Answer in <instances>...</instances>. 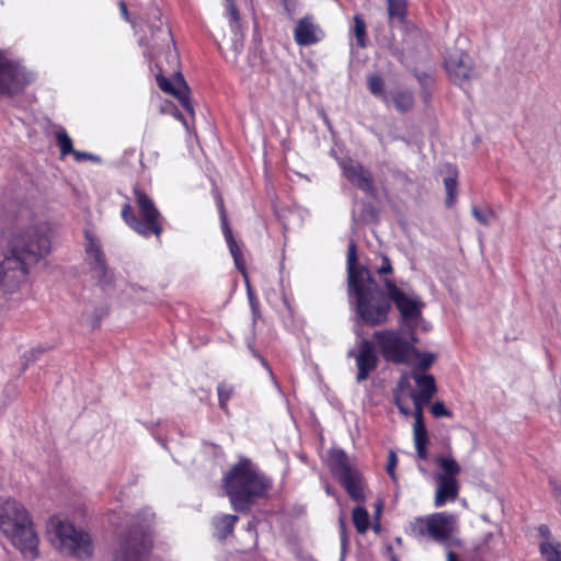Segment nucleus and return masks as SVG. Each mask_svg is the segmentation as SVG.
Returning a JSON list of instances; mask_svg holds the SVG:
<instances>
[{
    "mask_svg": "<svg viewBox=\"0 0 561 561\" xmlns=\"http://www.w3.org/2000/svg\"><path fill=\"white\" fill-rule=\"evenodd\" d=\"M431 413L435 417H451L453 412L446 408L443 401H436L431 407Z\"/></svg>",
    "mask_w": 561,
    "mask_h": 561,
    "instance_id": "obj_44",
    "label": "nucleus"
},
{
    "mask_svg": "<svg viewBox=\"0 0 561 561\" xmlns=\"http://www.w3.org/2000/svg\"><path fill=\"white\" fill-rule=\"evenodd\" d=\"M422 96H423V99H424V101H425V102H428V100L431 99V93H428V92H424V93L422 94Z\"/></svg>",
    "mask_w": 561,
    "mask_h": 561,
    "instance_id": "obj_57",
    "label": "nucleus"
},
{
    "mask_svg": "<svg viewBox=\"0 0 561 561\" xmlns=\"http://www.w3.org/2000/svg\"><path fill=\"white\" fill-rule=\"evenodd\" d=\"M138 21L141 25L134 31L141 34V44L152 49L163 46L169 48L171 44L174 46L171 28L162 21V12L158 5L149 3L146 10L138 14Z\"/></svg>",
    "mask_w": 561,
    "mask_h": 561,
    "instance_id": "obj_9",
    "label": "nucleus"
},
{
    "mask_svg": "<svg viewBox=\"0 0 561 561\" xmlns=\"http://www.w3.org/2000/svg\"><path fill=\"white\" fill-rule=\"evenodd\" d=\"M417 359V363L413 366L411 371L424 374L435 362L436 355L431 352H421L413 345V352L411 353V362Z\"/></svg>",
    "mask_w": 561,
    "mask_h": 561,
    "instance_id": "obj_26",
    "label": "nucleus"
},
{
    "mask_svg": "<svg viewBox=\"0 0 561 561\" xmlns=\"http://www.w3.org/2000/svg\"><path fill=\"white\" fill-rule=\"evenodd\" d=\"M56 140L60 149L61 157L72 154V152H75L72 140L64 128L56 131Z\"/></svg>",
    "mask_w": 561,
    "mask_h": 561,
    "instance_id": "obj_36",
    "label": "nucleus"
},
{
    "mask_svg": "<svg viewBox=\"0 0 561 561\" xmlns=\"http://www.w3.org/2000/svg\"><path fill=\"white\" fill-rule=\"evenodd\" d=\"M495 541L496 535L494 533H484L481 539L473 547L474 554L479 558L493 554L495 550Z\"/></svg>",
    "mask_w": 561,
    "mask_h": 561,
    "instance_id": "obj_27",
    "label": "nucleus"
},
{
    "mask_svg": "<svg viewBox=\"0 0 561 561\" xmlns=\"http://www.w3.org/2000/svg\"><path fill=\"white\" fill-rule=\"evenodd\" d=\"M473 217L482 225H489L490 219L494 216V213L490 208H478L472 207L471 209Z\"/></svg>",
    "mask_w": 561,
    "mask_h": 561,
    "instance_id": "obj_43",
    "label": "nucleus"
},
{
    "mask_svg": "<svg viewBox=\"0 0 561 561\" xmlns=\"http://www.w3.org/2000/svg\"><path fill=\"white\" fill-rule=\"evenodd\" d=\"M28 84L25 70L0 50V94L13 98L21 94Z\"/></svg>",
    "mask_w": 561,
    "mask_h": 561,
    "instance_id": "obj_13",
    "label": "nucleus"
},
{
    "mask_svg": "<svg viewBox=\"0 0 561 561\" xmlns=\"http://www.w3.org/2000/svg\"><path fill=\"white\" fill-rule=\"evenodd\" d=\"M458 171L456 168H453L451 174L444 179V186L446 191V199L445 205L447 208H451L456 201L458 194Z\"/></svg>",
    "mask_w": 561,
    "mask_h": 561,
    "instance_id": "obj_28",
    "label": "nucleus"
},
{
    "mask_svg": "<svg viewBox=\"0 0 561 561\" xmlns=\"http://www.w3.org/2000/svg\"><path fill=\"white\" fill-rule=\"evenodd\" d=\"M538 535L540 538H542V541H551V531L548 525L541 524L537 528Z\"/></svg>",
    "mask_w": 561,
    "mask_h": 561,
    "instance_id": "obj_49",
    "label": "nucleus"
},
{
    "mask_svg": "<svg viewBox=\"0 0 561 561\" xmlns=\"http://www.w3.org/2000/svg\"><path fill=\"white\" fill-rule=\"evenodd\" d=\"M454 516L446 512L433 513L419 517L412 523V530L417 537H430L437 542H446L454 531Z\"/></svg>",
    "mask_w": 561,
    "mask_h": 561,
    "instance_id": "obj_12",
    "label": "nucleus"
},
{
    "mask_svg": "<svg viewBox=\"0 0 561 561\" xmlns=\"http://www.w3.org/2000/svg\"><path fill=\"white\" fill-rule=\"evenodd\" d=\"M444 65L449 79L460 87L469 82L474 75L472 58L469 54L460 49L448 53Z\"/></svg>",
    "mask_w": 561,
    "mask_h": 561,
    "instance_id": "obj_15",
    "label": "nucleus"
},
{
    "mask_svg": "<svg viewBox=\"0 0 561 561\" xmlns=\"http://www.w3.org/2000/svg\"><path fill=\"white\" fill-rule=\"evenodd\" d=\"M247 294L249 299V306L252 313V327L255 328L259 321H264L260 308V300L255 291L252 289L251 285L247 286Z\"/></svg>",
    "mask_w": 561,
    "mask_h": 561,
    "instance_id": "obj_34",
    "label": "nucleus"
},
{
    "mask_svg": "<svg viewBox=\"0 0 561 561\" xmlns=\"http://www.w3.org/2000/svg\"><path fill=\"white\" fill-rule=\"evenodd\" d=\"M539 552L547 561H561V542L541 541Z\"/></svg>",
    "mask_w": 561,
    "mask_h": 561,
    "instance_id": "obj_33",
    "label": "nucleus"
},
{
    "mask_svg": "<svg viewBox=\"0 0 561 561\" xmlns=\"http://www.w3.org/2000/svg\"><path fill=\"white\" fill-rule=\"evenodd\" d=\"M85 261L99 286L106 288L113 284V274L107 268L102 248H85Z\"/></svg>",
    "mask_w": 561,
    "mask_h": 561,
    "instance_id": "obj_18",
    "label": "nucleus"
},
{
    "mask_svg": "<svg viewBox=\"0 0 561 561\" xmlns=\"http://www.w3.org/2000/svg\"><path fill=\"white\" fill-rule=\"evenodd\" d=\"M51 527L61 552L79 560L92 557L93 542L89 533L62 520H51Z\"/></svg>",
    "mask_w": 561,
    "mask_h": 561,
    "instance_id": "obj_10",
    "label": "nucleus"
},
{
    "mask_svg": "<svg viewBox=\"0 0 561 561\" xmlns=\"http://www.w3.org/2000/svg\"><path fill=\"white\" fill-rule=\"evenodd\" d=\"M411 377L417 390H411L410 398L413 400L414 408L420 407L424 409L437 392L435 377L431 374H419L416 371H411Z\"/></svg>",
    "mask_w": 561,
    "mask_h": 561,
    "instance_id": "obj_17",
    "label": "nucleus"
},
{
    "mask_svg": "<svg viewBox=\"0 0 561 561\" xmlns=\"http://www.w3.org/2000/svg\"><path fill=\"white\" fill-rule=\"evenodd\" d=\"M0 531L24 559L34 561L38 558V536L28 511L19 501L0 499Z\"/></svg>",
    "mask_w": 561,
    "mask_h": 561,
    "instance_id": "obj_4",
    "label": "nucleus"
},
{
    "mask_svg": "<svg viewBox=\"0 0 561 561\" xmlns=\"http://www.w3.org/2000/svg\"><path fill=\"white\" fill-rule=\"evenodd\" d=\"M343 175L347 181L370 197L377 195L374 175L360 162L348 160L342 164Z\"/></svg>",
    "mask_w": 561,
    "mask_h": 561,
    "instance_id": "obj_16",
    "label": "nucleus"
},
{
    "mask_svg": "<svg viewBox=\"0 0 561 561\" xmlns=\"http://www.w3.org/2000/svg\"><path fill=\"white\" fill-rule=\"evenodd\" d=\"M118 9L122 19L129 23L133 30H137L140 27L141 23L138 21V15H135L134 13L129 12L128 5L124 0L118 1Z\"/></svg>",
    "mask_w": 561,
    "mask_h": 561,
    "instance_id": "obj_39",
    "label": "nucleus"
},
{
    "mask_svg": "<svg viewBox=\"0 0 561 561\" xmlns=\"http://www.w3.org/2000/svg\"><path fill=\"white\" fill-rule=\"evenodd\" d=\"M358 382L366 380L370 373L378 366V356L375 353V346L371 341L363 340L358 345V354L356 355Z\"/></svg>",
    "mask_w": 561,
    "mask_h": 561,
    "instance_id": "obj_21",
    "label": "nucleus"
},
{
    "mask_svg": "<svg viewBox=\"0 0 561 561\" xmlns=\"http://www.w3.org/2000/svg\"><path fill=\"white\" fill-rule=\"evenodd\" d=\"M354 35L358 46L365 47L366 24L365 21L357 14L354 16Z\"/></svg>",
    "mask_w": 561,
    "mask_h": 561,
    "instance_id": "obj_40",
    "label": "nucleus"
},
{
    "mask_svg": "<svg viewBox=\"0 0 561 561\" xmlns=\"http://www.w3.org/2000/svg\"><path fill=\"white\" fill-rule=\"evenodd\" d=\"M162 112L170 113L172 116L180 122L184 124L186 128H188L187 122L184 118L183 114L179 111V108L172 103V102H165L164 106L162 107Z\"/></svg>",
    "mask_w": 561,
    "mask_h": 561,
    "instance_id": "obj_45",
    "label": "nucleus"
},
{
    "mask_svg": "<svg viewBox=\"0 0 561 561\" xmlns=\"http://www.w3.org/2000/svg\"><path fill=\"white\" fill-rule=\"evenodd\" d=\"M340 525H341V529H342V534H344V530H345V523L343 519L340 520Z\"/></svg>",
    "mask_w": 561,
    "mask_h": 561,
    "instance_id": "obj_60",
    "label": "nucleus"
},
{
    "mask_svg": "<svg viewBox=\"0 0 561 561\" xmlns=\"http://www.w3.org/2000/svg\"><path fill=\"white\" fill-rule=\"evenodd\" d=\"M383 285L392 302L400 314V322L413 337L419 341L416 336V329L422 319V312L425 304L417 295H409L400 289L392 278H385Z\"/></svg>",
    "mask_w": 561,
    "mask_h": 561,
    "instance_id": "obj_7",
    "label": "nucleus"
},
{
    "mask_svg": "<svg viewBox=\"0 0 561 561\" xmlns=\"http://www.w3.org/2000/svg\"><path fill=\"white\" fill-rule=\"evenodd\" d=\"M416 79L422 87L427 85L428 81H431V77L424 72L416 75Z\"/></svg>",
    "mask_w": 561,
    "mask_h": 561,
    "instance_id": "obj_55",
    "label": "nucleus"
},
{
    "mask_svg": "<svg viewBox=\"0 0 561 561\" xmlns=\"http://www.w3.org/2000/svg\"><path fill=\"white\" fill-rule=\"evenodd\" d=\"M148 548L142 535L130 533L127 538L121 540L119 549L113 561H142V554Z\"/></svg>",
    "mask_w": 561,
    "mask_h": 561,
    "instance_id": "obj_20",
    "label": "nucleus"
},
{
    "mask_svg": "<svg viewBox=\"0 0 561 561\" xmlns=\"http://www.w3.org/2000/svg\"><path fill=\"white\" fill-rule=\"evenodd\" d=\"M414 445L415 446L428 445V436H427V434L426 435L414 436Z\"/></svg>",
    "mask_w": 561,
    "mask_h": 561,
    "instance_id": "obj_54",
    "label": "nucleus"
},
{
    "mask_svg": "<svg viewBox=\"0 0 561 561\" xmlns=\"http://www.w3.org/2000/svg\"><path fill=\"white\" fill-rule=\"evenodd\" d=\"M437 488L435 491L434 505L442 507L448 502H454L459 494V483L457 479L447 477H437Z\"/></svg>",
    "mask_w": 561,
    "mask_h": 561,
    "instance_id": "obj_22",
    "label": "nucleus"
},
{
    "mask_svg": "<svg viewBox=\"0 0 561 561\" xmlns=\"http://www.w3.org/2000/svg\"><path fill=\"white\" fill-rule=\"evenodd\" d=\"M55 230L26 203H10L0 210V234L7 245H46Z\"/></svg>",
    "mask_w": 561,
    "mask_h": 561,
    "instance_id": "obj_2",
    "label": "nucleus"
},
{
    "mask_svg": "<svg viewBox=\"0 0 561 561\" xmlns=\"http://www.w3.org/2000/svg\"><path fill=\"white\" fill-rule=\"evenodd\" d=\"M352 522L358 534H365L370 526L368 511L364 506H355L352 512Z\"/></svg>",
    "mask_w": 561,
    "mask_h": 561,
    "instance_id": "obj_31",
    "label": "nucleus"
},
{
    "mask_svg": "<svg viewBox=\"0 0 561 561\" xmlns=\"http://www.w3.org/2000/svg\"><path fill=\"white\" fill-rule=\"evenodd\" d=\"M284 10L286 11V13L291 18L297 8H298V0H279Z\"/></svg>",
    "mask_w": 561,
    "mask_h": 561,
    "instance_id": "obj_47",
    "label": "nucleus"
},
{
    "mask_svg": "<svg viewBox=\"0 0 561 561\" xmlns=\"http://www.w3.org/2000/svg\"><path fill=\"white\" fill-rule=\"evenodd\" d=\"M366 84L368 91L376 98L381 99L385 104L390 101L389 95L386 92V82L381 76L377 73H370L366 77Z\"/></svg>",
    "mask_w": 561,
    "mask_h": 561,
    "instance_id": "obj_25",
    "label": "nucleus"
},
{
    "mask_svg": "<svg viewBox=\"0 0 561 561\" xmlns=\"http://www.w3.org/2000/svg\"><path fill=\"white\" fill-rule=\"evenodd\" d=\"M398 465V457L394 451H390L387 458L386 471L390 478L396 481V468Z\"/></svg>",
    "mask_w": 561,
    "mask_h": 561,
    "instance_id": "obj_46",
    "label": "nucleus"
},
{
    "mask_svg": "<svg viewBox=\"0 0 561 561\" xmlns=\"http://www.w3.org/2000/svg\"><path fill=\"white\" fill-rule=\"evenodd\" d=\"M549 483L552 488V492L554 496L560 497L561 496V484H559L556 480L550 479Z\"/></svg>",
    "mask_w": 561,
    "mask_h": 561,
    "instance_id": "obj_52",
    "label": "nucleus"
},
{
    "mask_svg": "<svg viewBox=\"0 0 561 561\" xmlns=\"http://www.w3.org/2000/svg\"><path fill=\"white\" fill-rule=\"evenodd\" d=\"M447 561H458L457 554L453 551H449L447 554Z\"/></svg>",
    "mask_w": 561,
    "mask_h": 561,
    "instance_id": "obj_56",
    "label": "nucleus"
},
{
    "mask_svg": "<svg viewBox=\"0 0 561 561\" xmlns=\"http://www.w3.org/2000/svg\"><path fill=\"white\" fill-rule=\"evenodd\" d=\"M272 488V480L250 458H241L222 477V489L232 508L240 513L267 497Z\"/></svg>",
    "mask_w": 561,
    "mask_h": 561,
    "instance_id": "obj_3",
    "label": "nucleus"
},
{
    "mask_svg": "<svg viewBox=\"0 0 561 561\" xmlns=\"http://www.w3.org/2000/svg\"><path fill=\"white\" fill-rule=\"evenodd\" d=\"M135 202L141 218L137 217L129 203L122 206L121 216L124 222L138 234L149 238L160 237L163 231V217L156 207L151 197L138 185L134 186Z\"/></svg>",
    "mask_w": 561,
    "mask_h": 561,
    "instance_id": "obj_6",
    "label": "nucleus"
},
{
    "mask_svg": "<svg viewBox=\"0 0 561 561\" xmlns=\"http://www.w3.org/2000/svg\"><path fill=\"white\" fill-rule=\"evenodd\" d=\"M230 253L233 257L234 265L237 270L241 273L245 285H250L248 270H247V262H245V255L243 252L244 248H229Z\"/></svg>",
    "mask_w": 561,
    "mask_h": 561,
    "instance_id": "obj_35",
    "label": "nucleus"
},
{
    "mask_svg": "<svg viewBox=\"0 0 561 561\" xmlns=\"http://www.w3.org/2000/svg\"><path fill=\"white\" fill-rule=\"evenodd\" d=\"M239 517L231 514H221L213 518V527L215 537L224 541L233 534L234 525Z\"/></svg>",
    "mask_w": 561,
    "mask_h": 561,
    "instance_id": "obj_23",
    "label": "nucleus"
},
{
    "mask_svg": "<svg viewBox=\"0 0 561 561\" xmlns=\"http://www.w3.org/2000/svg\"><path fill=\"white\" fill-rule=\"evenodd\" d=\"M415 450H416L417 457L420 459H422V460H426L427 459V457H428L427 445L415 446Z\"/></svg>",
    "mask_w": 561,
    "mask_h": 561,
    "instance_id": "obj_50",
    "label": "nucleus"
},
{
    "mask_svg": "<svg viewBox=\"0 0 561 561\" xmlns=\"http://www.w3.org/2000/svg\"><path fill=\"white\" fill-rule=\"evenodd\" d=\"M438 467L443 470L437 477H447L449 479H457L461 472L458 462L451 457L440 456L436 459Z\"/></svg>",
    "mask_w": 561,
    "mask_h": 561,
    "instance_id": "obj_30",
    "label": "nucleus"
},
{
    "mask_svg": "<svg viewBox=\"0 0 561 561\" xmlns=\"http://www.w3.org/2000/svg\"><path fill=\"white\" fill-rule=\"evenodd\" d=\"M256 357L262 362V364H263L264 366H266V367H267V363H266V360H265V358H264L263 356H261L260 354H257V355H256Z\"/></svg>",
    "mask_w": 561,
    "mask_h": 561,
    "instance_id": "obj_59",
    "label": "nucleus"
},
{
    "mask_svg": "<svg viewBox=\"0 0 561 561\" xmlns=\"http://www.w3.org/2000/svg\"><path fill=\"white\" fill-rule=\"evenodd\" d=\"M357 248H348L347 286L348 295L355 300L358 320L367 327L386 324L391 312L388 291L380 289L369 270L358 263Z\"/></svg>",
    "mask_w": 561,
    "mask_h": 561,
    "instance_id": "obj_1",
    "label": "nucleus"
},
{
    "mask_svg": "<svg viewBox=\"0 0 561 561\" xmlns=\"http://www.w3.org/2000/svg\"><path fill=\"white\" fill-rule=\"evenodd\" d=\"M226 16L231 25H237L240 21V13L233 0H225Z\"/></svg>",
    "mask_w": 561,
    "mask_h": 561,
    "instance_id": "obj_42",
    "label": "nucleus"
},
{
    "mask_svg": "<svg viewBox=\"0 0 561 561\" xmlns=\"http://www.w3.org/2000/svg\"><path fill=\"white\" fill-rule=\"evenodd\" d=\"M72 156L75 157L76 161H83V160L91 159L90 153L81 152V151H77V150H75V152H72Z\"/></svg>",
    "mask_w": 561,
    "mask_h": 561,
    "instance_id": "obj_53",
    "label": "nucleus"
},
{
    "mask_svg": "<svg viewBox=\"0 0 561 561\" xmlns=\"http://www.w3.org/2000/svg\"><path fill=\"white\" fill-rule=\"evenodd\" d=\"M389 19H398L404 22L408 14V0H387Z\"/></svg>",
    "mask_w": 561,
    "mask_h": 561,
    "instance_id": "obj_32",
    "label": "nucleus"
},
{
    "mask_svg": "<svg viewBox=\"0 0 561 561\" xmlns=\"http://www.w3.org/2000/svg\"><path fill=\"white\" fill-rule=\"evenodd\" d=\"M405 386H409L407 380L404 379H401L398 383V389H402L404 388ZM393 399H394V404L397 405L398 410L400 411L401 414L403 415H410L411 414V411L409 409V405H408V402L407 400L403 398V396L400 393L399 390H397L393 394Z\"/></svg>",
    "mask_w": 561,
    "mask_h": 561,
    "instance_id": "obj_38",
    "label": "nucleus"
},
{
    "mask_svg": "<svg viewBox=\"0 0 561 561\" xmlns=\"http://www.w3.org/2000/svg\"><path fill=\"white\" fill-rule=\"evenodd\" d=\"M217 207L219 210L220 225H221L222 233H224L225 240L227 242V245H238L236 238L233 236V231L229 226L224 199L220 195L217 197Z\"/></svg>",
    "mask_w": 561,
    "mask_h": 561,
    "instance_id": "obj_29",
    "label": "nucleus"
},
{
    "mask_svg": "<svg viewBox=\"0 0 561 561\" xmlns=\"http://www.w3.org/2000/svg\"><path fill=\"white\" fill-rule=\"evenodd\" d=\"M218 403L219 408L228 412V402L233 394V388L227 382H219L217 386Z\"/></svg>",
    "mask_w": 561,
    "mask_h": 561,
    "instance_id": "obj_37",
    "label": "nucleus"
},
{
    "mask_svg": "<svg viewBox=\"0 0 561 561\" xmlns=\"http://www.w3.org/2000/svg\"><path fill=\"white\" fill-rule=\"evenodd\" d=\"M324 37L321 26L316 23L314 18L310 14L297 21L294 30V39L298 46H311Z\"/></svg>",
    "mask_w": 561,
    "mask_h": 561,
    "instance_id": "obj_19",
    "label": "nucleus"
},
{
    "mask_svg": "<svg viewBox=\"0 0 561 561\" xmlns=\"http://www.w3.org/2000/svg\"><path fill=\"white\" fill-rule=\"evenodd\" d=\"M50 248H0V289L14 294L25 284L30 268L49 253Z\"/></svg>",
    "mask_w": 561,
    "mask_h": 561,
    "instance_id": "obj_5",
    "label": "nucleus"
},
{
    "mask_svg": "<svg viewBox=\"0 0 561 561\" xmlns=\"http://www.w3.org/2000/svg\"><path fill=\"white\" fill-rule=\"evenodd\" d=\"M167 60L168 62L173 67V69L178 66L179 64V57H178V54L176 51H169L168 56H167Z\"/></svg>",
    "mask_w": 561,
    "mask_h": 561,
    "instance_id": "obj_51",
    "label": "nucleus"
},
{
    "mask_svg": "<svg viewBox=\"0 0 561 561\" xmlns=\"http://www.w3.org/2000/svg\"><path fill=\"white\" fill-rule=\"evenodd\" d=\"M373 340L387 363L396 365L411 364L413 345L417 343L411 335L409 340L400 329H383L375 331Z\"/></svg>",
    "mask_w": 561,
    "mask_h": 561,
    "instance_id": "obj_8",
    "label": "nucleus"
},
{
    "mask_svg": "<svg viewBox=\"0 0 561 561\" xmlns=\"http://www.w3.org/2000/svg\"><path fill=\"white\" fill-rule=\"evenodd\" d=\"M391 102L400 113L410 112L414 106V94L407 89H398L392 93Z\"/></svg>",
    "mask_w": 561,
    "mask_h": 561,
    "instance_id": "obj_24",
    "label": "nucleus"
},
{
    "mask_svg": "<svg viewBox=\"0 0 561 561\" xmlns=\"http://www.w3.org/2000/svg\"><path fill=\"white\" fill-rule=\"evenodd\" d=\"M413 434L414 436L426 435L427 430L423 419V408H414V425H413Z\"/></svg>",
    "mask_w": 561,
    "mask_h": 561,
    "instance_id": "obj_41",
    "label": "nucleus"
},
{
    "mask_svg": "<svg viewBox=\"0 0 561 561\" xmlns=\"http://www.w3.org/2000/svg\"><path fill=\"white\" fill-rule=\"evenodd\" d=\"M330 467L333 476L355 502H364L365 494L359 472L354 469L347 455L343 450H335L331 455Z\"/></svg>",
    "mask_w": 561,
    "mask_h": 561,
    "instance_id": "obj_11",
    "label": "nucleus"
},
{
    "mask_svg": "<svg viewBox=\"0 0 561 561\" xmlns=\"http://www.w3.org/2000/svg\"><path fill=\"white\" fill-rule=\"evenodd\" d=\"M157 84L161 91L174 96L183 110L192 117L195 116V110L190 98V87L184 80L181 72L176 71L174 79L170 80L163 75V69L160 67L159 73L156 76Z\"/></svg>",
    "mask_w": 561,
    "mask_h": 561,
    "instance_id": "obj_14",
    "label": "nucleus"
},
{
    "mask_svg": "<svg viewBox=\"0 0 561 561\" xmlns=\"http://www.w3.org/2000/svg\"><path fill=\"white\" fill-rule=\"evenodd\" d=\"M42 352H43L42 350H32L31 351V355H32L33 358H36V354L37 353H42Z\"/></svg>",
    "mask_w": 561,
    "mask_h": 561,
    "instance_id": "obj_58",
    "label": "nucleus"
},
{
    "mask_svg": "<svg viewBox=\"0 0 561 561\" xmlns=\"http://www.w3.org/2000/svg\"><path fill=\"white\" fill-rule=\"evenodd\" d=\"M377 273L379 275L392 273V265H391L390 260L387 256H382V263L377 268Z\"/></svg>",
    "mask_w": 561,
    "mask_h": 561,
    "instance_id": "obj_48",
    "label": "nucleus"
}]
</instances>
